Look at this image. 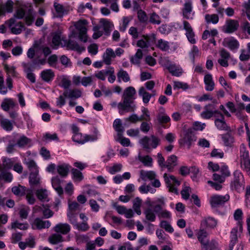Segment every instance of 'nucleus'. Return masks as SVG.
<instances>
[{"label": "nucleus", "instance_id": "nucleus-36", "mask_svg": "<svg viewBox=\"0 0 250 250\" xmlns=\"http://www.w3.org/2000/svg\"><path fill=\"white\" fill-rule=\"evenodd\" d=\"M14 2L11 0H8L7 2L0 7V16L4 14L5 12L11 13L13 10Z\"/></svg>", "mask_w": 250, "mask_h": 250}, {"label": "nucleus", "instance_id": "nucleus-6", "mask_svg": "<svg viewBox=\"0 0 250 250\" xmlns=\"http://www.w3.org/2000/svg\"><path fill=\"white\" fill-rule=\"evenodd\" d=\"M160 63L163 67L167 69L173 76L179 77L183 73V70L180 65H177L171 62L168 57L162 58L160 61Z\"/></svg>", "mask_w": 250, "mask_h": 250}, {"label": "nucleus", "instance_id": "nucleus-39", "mask_svg": "<svg viewBox=\"0 0 250 250\" xmlns=\"http://www.w3.org/2000/svg\"><path fill=\"white\" fill-rule=\"evenodd\" d=\"M143 58V52L142 50L138 49L134 56H132L130 58V61L132 64L135 65H139L141 60Z\"/></svg>", "mask_w": 250, "mask_h": 250}, {"label": "nucleus", "instance_id": "nucleus-63", "mask_svg": "<svg viewBox=\"0 0 250 250\" xmlns=\"http://www.w3.org/2000/svg\"><path fill=\"white\" fill-rule=\"evenodd\" d=\"M26 198L29 204L33 205L35 202V198L33 194V189L32 188H28L25 194Z\"/></svg>", "mask_w": 250, "mask_h": 250}, {"label": "nucleus", "instance_id": "nucleus-3", "mask_svg": "<svg viewBox=\"0 0 250 250\" xmlns=\"http://www.w3.org/2000/svg\"><path fill=\"white\" fill-rule=\"evenodd\" d=\"M71 130L73 133L72 139L74 142L83 145L88 142H93L98 139L97 135L83 134L80 132V129L76 125H72Z\"/></svg>", "mask_w": 250, "mask_h": 250}, {"label": "nucleus", "instance_id": "nucleus-57", "mask_svg": "<svg viewBox=\"0 0 250 250\" xmlns=\"http://www.w3.org/2000/svg\"><path fill=\"white\" fill-rule=\"evenodd\" d=\"M93 30L94 31V33L92 37L94 39H97L103 35L104 31L101 25L95 26L93 27Z\"/></svg>", "mask_w": 250, "mask_h": 250}, {"label": "nucleus", "instance_id": "nucleus-23", "mask_svg": "<svg viewBox=\"0 0 250 250\" xmlns=\"http://www.w3.org/2000/svg\"><path fill=\"white\" fill-rule=\"evenodd\" d=\"M183 15L186 19H192L194 12H192V6L191 1L186 2L183 8Z\"/></svg>", "mask_w": 250, "mask_h": 250}, {"label": "nucleus", "instance_id": "nucleus-38", "mask_svg": "<svg viewBox=\"0 0 250 250\" xmlns=\"http://www.w3.org/2000/svg\"><path fill=\"white\" fill-rule=\"evenodd\" d=\"M24 21L27 25H31L35 20V13L33 9L29 7L24 16Z\"/></svg>", "mask_w": 250, "mask_h": 250}, {"label": "nucleus", "instance_id": "nucleus-10", "mask_svg": "<svg viewBox=\"0 0 250 250\" xmlns=\"http://www.w3.org/2000/svg\"><path fill=\"white\" fill-rule=\"evenodd\" d=\"M156 46L162 51L171 53L177 48V45L173 42H169L163 39H159L156 43Z\"/></svg>", "mask_w": 250, "mask_h": 250}, {"label": "nucleus", "instance_id": "nucleus-5", "mask_svg": "<svg viewBox=\"0 0 250 250\" xmlns=\"http://www.w3.org/2000/svg\"><path fill=\"white\" fill-rule=\"evenodd\" d=\"M245 182L243 175L238 170L233 173V178L230 183V188L232 190L240 193L245 189Z\"/></svg>", "mask_w": 250, "mask_h": 250}, {"label": "nucleus", "instance_id": "nucleus-20", "mask_svg": "<svg viewBox=\"0 0 250 250\" xmlns=\"http://www.w3.org/2000/svg\"><path fill=\"white\" fill-rule=\"evenodd\" d=\"M53 6L57 14V17L62 18L67 14L69 12V6H64L56 1L54 2Z\"/></svg>", "mask_w": 250, "mask_h": 250}, {"label": "nucleus", "instance_id": "nucleus-61", "mask_svg": "<svg viewBox=\"0 0 250 250\" xmlns=\"http://www.w3.org/2000/svg\"><path fill=\"white\" fill-rule=\"evenodd\" d=\"M205 20L207 23L216 24L219 21V17L216 14H207L205 16Z\"/></svg>", "mask_w": 250, "mask_h": 250}, {"label": "nucleus", "instance_id": "nucleus-29", "mask_svg": "<svg viewBox=\"0 0 250 250\" xmlns=\"http://www.w3.org/2000/svg\"><path fill=\"white\" fill-rule=\"evenodd\" d=\"M64 96H65L66 98L76 99L81 97L82 92L77 89H67L64 91Z\"/></svg>", "mask_w": 250, "mask_h": 250}, {"label": "nucleus", "instance_id": "nucleus-64", "mask_svg": "<svg viewBox=\"0 0 250 250\" xmlns=\"http://www.w3.org/2000/svg\"><path fill=\"white\" fill-rule=\"evenodd\" d=\"M156 234L160 240L157 243L158 245L161 244L162 243H163L164 241L167 242V239L165 236L166 234L163 230L160 229H157L156 231Z\"/></svg>", "mask_w": 250, "mask_h": 250}, {"label": "nucleus", "instance_id": "nucleus-12", "mask_svg": "<svg viewBox=\"0 0 250 250\" xmlns=\"http://www.w3.org/2000/svg\"><path fill=\"white\" fill-rule=\"evenodd\" d=\"M160 141L158 138L152 135L150 137H144L140 140V143L145 149H149L150 146L155 148L159 145Z\"/></svg>", "mask_w": 250, "mask_h": 250}, {"label": "nucleus", "instance_id": "nucleus-43", "mask_svg": "<svg viewBox=\"0 0 250 250\" xmlns=\"http://www.w3.org/2000/svg\"><path fill=\"white\" fill-rule=\"evenodd\" d=\"M0 124L2 128L7 131H10L13 128V123L7 119L2 118L0 120Z\"/></svg>", "mask_w": 250, "mask_h": 250}, {"label": "nucleus", "instance_id": "nucleus-53", "mask_svg": "<svg viewBox=\"0 0 250 250\" xmlns=\"http://www.w3.org/2000/svg\"><path fill=\"white\" fill-rule=\"evenodd\" d=\"M142 112V114L140 117H139L140 121H144L145 122H150L151 118L148 109L144 107H143Z\"/></svg>", "mask_w": 250, "mask_h": 250}, {"label": "nucleus", "instance_id": "nucleus-17", "mask_svg": "<svg viewBox=\"0 0 250 250\" xmlns=\"http://www.w3.org/2000/svg\"><path fill=\"white\" fill-rule=\"evenodd\" d=\"M146 204L148 205L149 207L146 208L144 211L146 218L150 222H154L156 218L155 205L152 206L150 202H147Z\"/></svg>", "mask_w": 250, "mask_h": 250}, {"label": "nucleus", "instance_id": "nucleus-60", "mask_svg": "<svg viewBox=\"0 0 250 250\" xmlns=\"http://www.w3.org/2000/svg\"><path fill=\"white\" fill-rule=\"evenodd\" d=\"M14 66H9L7 64L4 65V69L7 72V76L16 77H17L18 73L15 70Z\"/></svg>", "mask_w": 250, "mask_h": 250}, {"label": "nucleus", "instance_id": "nucleus-31", "mask_svg": "<svg viewBox=\"0 0 250 250\" xmlns=\"http://www.w3.org/2000/svg\"><path fill=\"white\" fill-rule=\"evenodd\" d=\"M71 167L67 164L63 163L57 166L56 169L59 174L62 177L67 176Z\"/></svg>", "mask_w": 250, "mask_h": 250}, {"label": "nucleus", "instance_id": "nucleus-1", "mask_svg": "<svg viewBox=\"0 0 250 250\" xmlns=\"http://www.w3.org/2000/svg\"><path fill=\"white\" fill-rule=\"evenodd\" d=\"M136 90L132 86L127 87L124 90L122 96L123 101L118 104L121 115H123L125 111L129 112L135 111L136 107L134 101L136 99Z\"/></svg>", "mask_w": 250, "mask_h": 250}, {"label": "nucleus", "instance_id": "nucleus-48", "mask_svg": "<svg viewBox=\"0 0 250 250\" xmlns=\"http://www.w3.org/2000/svg\"><path fill=\"white\" fill-rule=\"evenodd\" d=\"M27 189L25 187L19 185L15 186L12 188V192L16 195L19 196H22L25 195L26 193Z\"/></svg>", "mask_w": 250, "mask_h": 250}, {"label": "nucleus", "instance_id": "nucleus-11", "mask_svg": "<svg viewBox=\"0 0 250 250\" xmlns=\"http://www.w3.org/2000/svg\"><path fill=\"white\" fill-rule=\"evenodd\" d=\"M196 234L201 244V250H207V248L211 244V241H209L208 238V233L204 229H200L197 230Z\"/></svg>", "mask_w": 250, "mask_h": 250}, {"label": "nucleus", "instance_id": "nucleus-22", "mask_svg": "<svg viewBox=\"0 0 250 250\" xmlns=\"http://www.w3.org/2000/svg\"><path fill=\"white\" fill-rule=\"evenodd\" d=\"M17 104L12 98H5L2 101L0 107L1 109L6 112H8L10 109H14Z\"/></svg>", "mask_w": 250, "mask_h": 250}, {"label": "nucleus", "instance_id": "nucleus-54", "mask_svg": "<svg viewBox=\"0 0 250 250\" xmlns=\"http://www.w3.org/2000/svg\"><path fill=\"white\" fill-rule=\"evenodd\" d=\"M36 195L38 198L42 201H47L48 194L46 189H40L36 191Z\"/></svg>", "mask_w": 250, "mask_h": 250}, {"label": "nucleus", "instance_id": "nucleus-32", "mask_svg": "<svg viewBox=\"0 0 250 250\" xmlns=\"http://www.w3.org/2000/svg\"><path fill=\"white\" fill-rule=\"evenodd\" d=\"M31 139L22 135L19 136L16 141L17 146L20 148H24L31 144Z\"/></svg>", "mask_w": 250, "mask_h": 250}, {"label": "nucleus", "instance_id": "nucleus-9", "mask_svg": "<svg viewBox=\"0 0 250 250\" xmlns=\"http://www.w3.org/2000/svg\"><path fill=\"white\" fill-rule=\"evenodd\" d=\"M5 23L10 28L11 32L15 35L21 34L24 29L23 23L18 21L15 18H11Z\"/></svg>", "mask_w": 250, "mask_h": 250}, {"label": "nucleus", "instance_id": "nucleus-34", "mask_svg": "<svg viewBox=\"0 0 250 250\" xmlns=\"http://www.w3.org/2000/svg\"><path fill=\"white\" fill-rule=\"evenodd\" d=\"M217 225V221L212 217L205 218L201 222V227L214 228Z\"/></svg>", "mask_w": 250, "mask_h": 250}, {"label": "nucleus", "instance_id": "nucleus-30", "mask_svg": "<svg viewBox=\"0 0 250 250\" xmlns=\"http://www.w3.org/2000/svg\"><path fill=\"white\" fill-rule=\"evenodd\" d=\"M100 24L105 32V34L108 35L113 27V24L106 19H100Z\"/></svg>", "mask_w": 250, "mask_h": 250}, {"label": "nucleus", "instance_id": "nucleus-21", "mask_svg": "<svg viewBox=\"0 0 250 250\" xmlns=\"http://www.w3.org/2000/svg\"><path fill=\"white\" fill-rule=\"evenodd\" d=\"M184 29L186 31V35L188 41L192 44L196 43L195 34L189 23L187 21H183Z\"/></svg>", "mask_w": 250, "mask_h": 250}, {"label": "nucleus", "instance_id": "nucleus-62", "mask_svg": "<svg viewBox=\"0 0 250 250\" xmlns=\"http://www.w3.org/2000/svg\"><path fill=\"white\" fill-rule=\"evenodd\" d=\"M25 165L31 172L38 171L37 166L35 161L32 159H28L25 162Z\"/></svg>", "mask_w": 250, "mask_h": 250}, {"label": "nucleus", "instance_id": "nucleus-2", "mask_svg": "<svg viewBox=\"0 0 250 250\" xmlns=\"http://www.w3.org/2000/svg\"><path fill=\"white\" fill-rule=\"evenodd\" d=\"M88 22L86 20H80L75 22L74 25L77 30V32L73 31L69 35L70 38H76L78 36L79 39L83 42L87 40V31Z\"/></svg>", "mask_w": 250, "mask_h": 250}, {"label": "nucleus", "instance_id": "nucleus-59", "mask_svg": "<svg viewBox=\"0 0 250 250\" xmlns=\"http://www.w3.org/2000/svg\"><path fill=\"white\" fill-rule=\"evenodd\" d=\"M71 172L74 180L80 182L83 179L82 173L77 169L73 168L71 169Z\"/></svg>", "mask_w": 250, "mask_h": 250}, {"label": "nucleus", "instance_id": "nucleus-47", "mask_svg": "<svg viewBox=\"0 0 250 250\" xmlns=\"http://www.w3.org/2000/svg\"><path fill=\"white\" fill-rule=\"evenodd\" d=\"M140 175L141 178L146 180V179H148L150 180L155 179L156 176V173L153 171H145L143 170H141Z\"/></svg>", "mask_w": 250, "mask_h": 250}, {"label": "nucleus", "instance_id": "nucleus-46", "mask_svg": "<svg viewBox=\"0 0 250 250\" xmlns=\"http://www.w3.org/2000/svg\"><path fill=\"white\" fill-rule=\"evenodd\" d=\"M40 179L38 176V171L31 172L29 175V183L31 186H36L40 184Z\"/></svg>", "mask_w": 250, "mask_h": 250}, {"label": "nucleus", "instance_id": "nucleus-26", "mask_svg": "<svg viewBox=\"0 0 250 250\" xmlns=\"http://www.w3.org/2000/svg\"><path fill=\"white\" fill-rule=\"evenodd\" d=\"M115 57V54L113 50L111 48H108L103 54V62L107 65H109L111 63L112 59Z\"/></svg>", "mask_w": 250, "mask_h": 250}, {"label": "nucleus", "instance_id": "nucleus-28", "mask_svg": "<svg viewBox=\"0 0 250 250\" xmlns=\"http://www.w3.org/2000/svg\"><path fill=\"white\" fill-rule=\"evenodd\" d=\"M55 77L53 71L50 69H45L41 73V77L42 80L47 83L51 82Z\"/></svg>", "mask_w": 250, "mask_h": 250}, {"label": "nucleus", "instance_id": "nucleus-4", "mask_svg": "<svg viewBox=\"0 0 250 250\" xmlns=\"http://www.w3.org/2000/svg\"><path fill=\"white\" fill-rule=\"evenodd\" d=\"M52 44L54 49H57L60 44L62 46H66L71 49H75L78 46L76 43L71 40L67 41L62 37L60 31H57L53 33Z\"/></svg>", "mask_w": 250, "mask_h": 250}, {"label": "nucleus", "instance_id": "nucleus-49", "mask_svg": "<svg viewBox=\"0 0 250 250\" xmlns=\"http://www.w3.org/2000/svg\"><path fill=\"white\" fill-rule=\"evenodd\" d=\"M138 160L141 162L144 166L146 167H152V158L149 155L141 156L139 155Z\"/></svg>", "mask_w": 250, "mask_h": 250}, {"label": "nucleus", "instance_id": "nucleus-33", "mask_svg": "<svg viewBox=\"0 0 250 250\" xmlns=\"http://www.w3.org/2000/svg\"><path fill=\"white\" fill-rule=\"evenodd\" d=\"M243 212L241 209H237L233 214L234 219L237 221V226L239 228V230L240 232L243 231V221L242 216Z\"/></svg>", "mask_w": 250, "mask_h": 250}, {"label": "nucleus", "instance_id": "nucleus-24", "mask_svg": "<svg viewBox=\"0 0 250 250\" xmlns=\"http://www.w3.org/2000/svg\"><path fill=\"white\" fill-rule=\"evenodd\" d=\"M53 230L58 234L65 235L70 231V226L67 223H59L53 228Z\"/></svg>", "mask_w": 250, "mask_h": 250}, {"label": "nucleus", "instance_id": "nucleus-45", "mask_svg": "<svg viewBox=\"0 0 250 250\" xmlns=\"http://www.w3.org/2000/svg\"><path fill=\"white\" fill-rule=\"evenodd\" d=\"M210 106H211V104L205 106V110L201 113V116L203 119H209L212 117L214 113H218L219 112L217 111H213L211 110H209V107Z\"/></svg>", "mask_w": 250, "mask_h": 250}, {"label": "nucleus", "instance_id": "nucleus-14", "mask_svg": "<svg viewBox=\"0 0 250 250\" xmlns=\"http://www.w3.org/2000/svg\"><path fill=\"white\" fill-rule=\"evenodd\" d=\"M239 25V22L237 21L229 20L226 21L223 26V30L226 33H232L237 30Z\"/></svg>", "mask_w": 250, "mask_h": 250}, {"label": "nucleus", "instance_id": "nucleus-27", "mask_svg": "<svg viewBox=\"0 0 250 250\" xmlns=\"http://www.w3.org/2000/svg\"><path fill=\"white\" fill-rule=\"evenodd\" d=\"M218 114L221 117V119L218 118L215 119L214 123L216 126L219 130H228L229 127L225 121L223 115L220 112H218Z\"/></svg>", "mask_w": 250, "mask_h": 250}, {"label": "nucleus", "instance_id": "nucleus-44", "mask_svg": "<svg viewBox=\"0 0 250 250\" xmlns=\"http://www.w3.org/2000/svg\"><path fill=\"white\" fill-rule=\"evenodd\" d=\"M113 126L115 130L117 132L118 136L120 137L125 131V128L121 123V120L120 119H115Z\"/></svg>", "mask_w": 250, "mask_h": 250}, {"label": "nucleus", "instance_id": "nucleus-18", "mask_svg": "<svg viewBox=\"0 0 250 250\" xmlns=\"http://www.w3.org/2000/svg\"><path fill=\"white\" fill-rule=\"evenodd\" d=\"M222 45L230 50H237L239 47V42L233 37L225 38L222 42Z\"/></svg>", "mask_w": 250, "mask_h": 250}, {"label": "nucleus", "instance_id": "nucleus-25", "mask_svg": "<svg viewBox=\"0 0 250 250\" xmlns=\"http://www.w3.org/2000/svg\"><path fill=\"white\" fill-rule=\"evenodd\" d=\"M62 182L63 181L61 180L58 176L52 178V186L59 195H61L63 193V188L61 186V184Z\"/></svg>", "mask_w": 250, "mask_h": 250}, {"label": "nucleus", "instance_id": "nucleus-19", "mask_svg": "<svg viewBox=\"0 0 250 250\" xmlns=\"http://www.w3.org/2000/svg\"><path fill=\"white\" fill-rule=\"evenodd\" d=\"M219 54L221 58L218 60V62L223 67H228L229 65L228 61L230 57V54L227 50L222 48L219 51Z\"/></svg>", "mask_w": 250, "mask_h": 250}, {"label": "nucleus", "instance_id": "nucleus-13", "mask_svg": "<svg viewBox=\"0 0 250 250\" xmlns=\"http://www.w3.org/2000/svg\"><path fill=\"white\" fill-rule=\"evenodd\" d=\"M229 199V196L228 194L214 195L210 197L209 202L212 208H217L224 205Z\"/></svg>", "mask_w": 250, "mask_h": 250}, {"label": "nucleus", "instance_id": "nucleus-40", "mask_svg": "<svg viewBox=\"0 0 250 250\" xmlns=\"http://www.w3.org/2000/svg\"><path fill=\"white\" fill-rule=\"evenodd\" d=\"M177 157L172 155L169 156L166 162V168H167L169 171H171L173 167L176 165Z\"/></svg>", "mask_w": 250, "mask_h": 250}, {"label": "nucleus", "instance_id": "nucleus-7", "mask_svg": "<svg viewBox=\"0 0 250 250\" xmlns=\"http://www.w3.org/2000/svg\"><path fill=\"white\" fill-rule=\"evenodd\" d=\"M240 164L242 168L250 173V159L249 152L246 146L242 144L240 146Z\"/></svg>", "mask_w": 250, "mask_h": 250}, {"label": "nucleus", "instance_id": "nucleus-37", "mask_svg": "<svg viewBox=\"0 0 250 250\" xmlns=\"http://www.w3.org/2000/svg\"><path fill=\"white\" fill-rule=\"evenodd\" d=\"M117 76L118 82L120 83L122 81L126 83L130 80V76L128 73L123 69H120L117 73Z\"/></svg>", "mask_w": 250, "mask_h": 250}, {"label": "nucleus", "instance_id": "nucleus-55", "mask_svg": "<svg viewBox=\"0 0 250 250\" xmlns=\"http://www.w3.org/2000/svg\"><path fill=\"white\" fill-rule=\"evenodd\" d=\"M142 202V200L139 197H136L133 201V208L138 215L141 214L140 207Z\"/></svg>", "mask_w": 250, "mask_h": 250}, {"label": "nucleus", "instance_id": "nucleus-8", "mask_svg": "<svg viewBox=\"0 0 250 250\" xmlns=\"http://www.w3.org/2000/svg\"><path fill=\"white\" fill-rule=\"evenodd\" d=\"M156 203L157 204L155 205V210L159 218L170 219L171 216V213L166 209H163V208L166 205L164 198L162 197L158 199Z\"/></svg>", "mask_w": 250, "mask_h": 250}, {"label": "nucleus", "instance_id": "nucleus-56", "mask_svg": "<svg viewBox=\"0 0 250 250\" xmlns=\"http://www.w3.org/2000/svg\"><path fill=\"white\" fill-rule=\"evenodd\" d=\"M157 120L159 124H166L170 121V117L165 113H160L157 116Z\"/></svg>", "mask_w": 250, "mask_h": 250}, {"label": "nucleus", "instance_id": "nucleus-41", "mask_svg": "<svg viewBox=\"0 0 250 250\" xmlns=\"http://www.w3.org/2000/svg\"><path fill=\"white\" fill-rule=\"evenodd\" d=\"M164 178L167 184L173 185L177 187L180 185V181L178 180L173 175L168 176L166 173L164 174Z\"/></svg>", "mask_w": 250, "mask_h": 250}, {"label": "nucleus", "instance_id": "nucleus-50", "mask_svg": "<svg viewBox=\"0 0 250 250\" xmlns=\"http://www.w3.org/2000/svg\"><path fill=\"white\" fill-rule=\"evenodd\" d=\"M28 9L29 8L26 6H22L21 7L18 8L16 10V13L14 14V17L13 18H15L16 19L17 18L19 19H23L25 16L27 11V9Z\"/></svg>", "mask_w": 250, "mask_h": 250}, {"label": "nucleus", "instance_id": "nucleus-16", "mask_svg": "<svg viewBox=\"0 0 250 250\" xmlns=\"http://www.w3.org/2000/svg\"><path fill=\"white\" fill-rule=\"evenodd\" d=\"M196 140V137L191 132H187L184 137L180 141V143L186 146L189 149Z\"/></svg>", "mask_w": 250, "mask_h": 250}, {"label": "nucleus", "instance_id": "nucleus-15", "mask_svg": "<svg viewBox=\"0 0 250 250\" xmlns=\"http://www.w3.org/2000/svg\"><path fill=\"white\" fill-rule=\"evenodd\" d=\"M51 226L49 221H44L40 218H36L32 223V227L33 229H48Z\"/></svg>", "mask_w": 250, "mask_h": 250}, {"label": "nucleus", "instance_id": "nucleus-35", "mask_svg": "<svg viewBox=\"0 0 250 250\" xmlns=\"http://www.w3.org/2000/svg\"><path fill=\"white\" fill-rule=\"evenodd\" d=\"M204 83L206 84L205 89L207 91H211L214 89V83L211 74H206L204 77Z\"/></svg>", "mask_w": 250, "mask_h": 250}, {"label": "nucleus", "instance_id": "nucleus-58", "mask_svg": "<svg viewBox=\"0 0 250 250\" xmlns=\"http://www.w3.org/2000/svg\"><path fill=\"white\" fill-rule=\"evenodd\" d=\"M0 171L1 172L0 173V180H4L7 182H10L12 181L13 176L11 173L6 172L3 169Z\"/></svg>", "mask_w": 250, "mask_h": 250}, {"label": "nucleus", "instance_id": "nucleus-52", "mask_svg": "<svg viewBox=\"0 0 250 250\" xmlns=\"http://www.w3.org/2000/svg\"><path fill=\"white\" fill-rule=\"evenodd\" d=\"M132 18L130 17H123L122 19V22L120 24L119 27L120 31L121 32H125Z\"/></svg>", "mask_w": 250, "mask_h": 250}, {"label": "nucleus", "instance_id": "nucleus-42", "mask_svg": "<svg viewBox=\"0 0 250 250\" xmlns=\"http://www.w3.org/2000/svg\"><path fill=\"white\" fill-rule=\"evenodd\" d=\"M138 93L139 96L142 97L143 101L145 104H147L152 96V95L146 92L144 87L140 88Z\"/></svg>", "mask_w": 250, "mask_h": 250}, {"label": "nucleus", "instance_id": "nucleus-51", "mask_svg": "<svg viewBox=\"0 0 250 250\" xmlns=\"http://www.w3.org/2000/svg\"><path fill=\"white\" fill-rule=\"evenodd\" d=\"M48 241L52 244H56L62 241V237L60 234L54 233L49 237Z\"/></svg>", "mask_w": 250, "mask_h": 250}]
</instances>
